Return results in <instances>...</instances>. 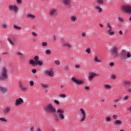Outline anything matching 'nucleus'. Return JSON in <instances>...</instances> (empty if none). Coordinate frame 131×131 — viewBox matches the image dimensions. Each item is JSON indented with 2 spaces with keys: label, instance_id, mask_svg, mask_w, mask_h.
<instances>
[{
  "label": "nucleus",
  "instance_id": "nucleus-12",
  "mask_svg": "<svg viewBox=\"0 0 131 131\" xmlns=\"http://www.w3.org/2000/svg\"><path fill=\"white\" fill-rule=\"evenodd\" d=\"M124 84H125V86L128 88V86H129V85H130L131 82L130 81H125L124 82Z\"/></svg>",
  "mask_w": 131,
  "mask_h": 131
},
{
  "label": "nucleus",
  "instance_id": "nucleus-29",
  "mask_svg": "<svg viewBox=\"0 0 131 131\" xmlns=\"http://www.w3.org/2000/svg\"><path fill=\"white\" fill-rule=\"evenodd\" d=\"M98 3L100 5H103L104 4L103 0H98Z\"/></svg>",
  "mask_w": 131,
  "mask_h": 131
},
{
  "label": "nucleus",
  "instance_id": "nucleus-59",
  "mask_svg": "<svg viewBox=\"0 0 131 131\" xmlns=\"http://www.w3.org/2000/svg\"><path fill=\"white\" fill-rule=\"evenodd\" d=\"M100 27H104V25H103L102 24H100Z\"/></svg>",
  "mask_w": 131,
  "mask_h": 131
},
{
  "label": "nucleus",
  "instance_id": "nucleus-5",
  "mask_svg": "<svg viewBox=\"0 0 131 131\" xmlns=\"http://www.w3.org/2000/svg\"><path fill=\"white\" fill-rule=\"evenodd\" d=\"M111 53L113 54L114 58H115L116 57H117L118 55V53H117V47L113 48L111 50Z\"/></svg>",
  "mask_w": 131,
  "mask_h": 131
},
{
  "label": "nucleus",
  "instance_id": "nucleus-23",
  "mask_svg": "<svg viewBox=\"0 0 131 131\" xmlns=\"http://www.w3.org/2000/svg\"><path fill=\"white\" fill-rule=\"evenodd\" d=\"M28 17H29V18H30L31 19H34V18H35V16H34L31 14H29L28 15Z\"/></svg>",
  "mask_w": 131,
  "mask_h": 131
},
{
  "label": "nucleus",
  "instance_id": "nucleus-42",
  "mask_svg": "<svg viewBox=\"0 0 131 131\" xmlns=\"http://www.w3.org/2000/svg\"><path fill=\"white\" fill-rule=\"evenodd\" d=\"M32 35H33V36H35V37H36V36H37V34H36V33H35V32H33L32 33Z\"/></svg>",
  "mask_w": 131,
  "mask_h": 131
},
{
  "label": "nucleus",
  "instance_id": "nucleus-21",
  "mask_svg": "<svg viewBox=\"0 0 131 131\" xmlns=\"http://www.w3.org/2000/svg\"><path fill=\"white\" fill-rule=\"evenodd\" d=\"M122 123V121L120 120H116L115 121V124H121Z\"/></svg>",
  "mask_w": 131,
  "mask_h": 131
},
{
  "label": "nucleus",
  "instance_id": "nucleus-39",
  "mask_svg": "<svg viewBox=\"0 0 131 131\" xmlns=\"http://www.w3.org/2000/svg\"><path fill=\"white\" fill-rule=\"evenodd\" d=\"M46 54H48V55H51V51L50 50H47Z\"/></svg>",
  "mask_w": 131,
  "mask_h": 131
},
{
  "label": "nucleus",
  "instance_id": "nucleus-26",
  "mask_svg": "<svg viewBox=\"0 0 131 131\" xmlns=\"http://www.w3.org/2000/svg\"><path fill=\"white\" fill-rule=\"evenodd\" d=\"M96 8L98 10V12L99 13L102 12V11H103V10L102 9V8H101V7H99L98 6H96Z\"/></svg>",
  "mask_w": 131,
  "mask_h": 131
},
{
  "label": "nucleus",
  "instance_id": "nucleus-45",
  "mask_svg": "<svg viewBox=\"0 0 131 131\" xmlns=\"http://www.w3.org/2000/svg\"><path fill=\"white\" fill-rule=\"evenodd\" d=\"M95 60L96 62H100V60H99V59H98V57H97V56L95 57Z\"/></svg>",
  "mask_w": 131,
  "mask_h": 131
},
{
  "label": "nucleus",
  "instance_id": "nucleus-6",
  "mask_svg": "<svg viewBox=\"0 0 131 131\" xmlns=\"http://www.w3.org/2000/svg\"><path fill=\"white\" fill-rule=\"evenodd\" d=\"M98 75H99L98 74H96L94 72H91L89 74V81H91V80H92L93 78H94V77H96V76H98Z\"/></svg>",
  "mask_w": 131,
  "mask_h": 131
},
{
  "label": "nucleus",
  "instance_id": "nucleus-2",
  "mask_svg": "<svg viewBox=\"0 0 131 131\" xmlns=\"http://www.w3.org/2000/svg\"><path fill=\"white\" fill-rule=\"evenodd\" d=\"M45 110L46 112H49L50 113H54V112H56V108H55L52 104H49L45 107Z\"/></svg>",
  "mask_w": 131,
  "mask_h": 131
},
{
  "label": "nucleus",
  "instance_id": "nucleus-62",
  "mask_svg": "<svg viewBox=\"0 0 131 131\" xmlns=\"http://www.w3.org/2000/svg\"><path fill=\"white\" fill-rule=\"evenodd\" d=\"M119 33L120 34H123L122 31H120Z\"/></svg>",
  "mask_w": 131,
  "mask_h": 131
},
{
  "label": "nucleus",
  "instance_id": "nucleus-34",
  "mask_svg": "<svg viewBox=\"0 0 131 131\" xmlns=\"http://www.w3.org/2000/svg\"><path fill=\"white\" fill-rule=\"evenodd\" d=\"M55 63L56 65H60V61L59 60H56Z\"/></svg>",
  "mask_w": 131,
  "mask_h": 131
},
{
  "label": "nucleus",
  "instance_id": "nucleus-57",
  "mask_svg": "<svg viewBox=\"0 0 131 131\" xmlns=\"http://www.w3.org/2000/svg\"><path fill=\"white\" fill-rule=\"evenodd\" d=\"M108 28H112V27H111V26H110V24H108L107 25Z\"/></svg>",
  "mask_w": 131,
  "mask_h": 131
},
{
  "label": "nucleus",
  "instance_id": "nucleus-43",
  "mask_svg": "<svg viewBox=\"0 0 131 131\" xmlns=\"http://www.w3.org/2000/svg\"><path fill=\"white\" fill-rule=\"evenodd\" d=\"M128 99V96H127L126 97H125L124 98H123V101H126V100H127Z\"/></svg>",
  "mask_w": 131,
  "mask_h": 131
},
{
  "label": "nucleus",
  "instance_id": "nucleus-15",
  "mask_svg": "<svg viewBox=\"0 0 131 131\" xmlns=\"http://www.w3.org/2000/svg\"><path fill=\"white\" fill-rule=\"evenodd\" d=\"M39 65V66H42L43 63L41 61H36V66Z\"/></svg>",
  "mask_w": 131,
  "mask_h": 131
},
{
  "label": "nucleus",
  "instance_id": "nucleus-27",
  "mask_svg": "<svg viewBox=\"0 0 131 131\" xmlns=\"http://www.w3.org/2000/svg\"><path fill=\"white\" fill-rule=\"evenodd\" d=\"M75 20H76V18L75 17L72 16L71 17V21H72V22H75Z\"/></svg>",
  "mask_w": 131,
  "mask_h": 131
},
{
  "label": "nucleus",
  "instance_id": "nucleus-55",
  "mask_svg": "<svg viewBox=\"0 0 131 131\" xmlns=\"http://www.w3.org/2000/svg\"><path fill=\"white\" fill-rule=\"evenodd\" d=\"M84 89H85V90H90V87H89V86H85L84 87Z\"/></svg>",
  "mask_w": 131,
  "mask_h": 131
},
{
  "label": "nucleus",
  "instance_id": "nucleus-19",
  "mask_svg": "<svg viewBox=\"0 0 131 131\" xmlns=\"http://www.w3.org/2000/svg\"><path fill=\"white\" fill-rule=\"evenodd\" d=\"M48 75H49V76H51L53 77V76H54V72L53 71H50L48 73Z\"/></svg>",
  "mask_w": 131,
  "mask_h": 131
},
{
  "label": "nucleus",
  "instance_id": "nucleus-1",
  "mask_svg": "<svg viewBox=\"0 0 131 131\" xmlns=\"http://www.w3.org/2000/svg\"><path fill=\"white\" fill-rule=\"evenodd\" d=\"M8 78V75L7 74V69L4 68L3 69L1 75L0 76V80H5Z\"/></svg>",
  "mask_w": 131,
  "mask_h": 131
},
{
  "label": "nucleus",
  "instance_id": "nucleus-47",
  "mask_svg": "<svg viewBox=\"0 0 131 131\" xmlns=\"http://www.w3.org/2000/svg\"><path fill=\"white\" fill-rule=\"evenodd\" d=\"M130 56H131V55H130V53H127V58H130Z\"/></svg>",
  "mask_w": 131,
  "mask_h": 131
},
{
  "label": "nucleus",
  "instance_id": "nucleus-28",
  "mask_svg": "<svg viewBox=\"0 0 131 131\" xmlns=\"http://www.w3.org/2000/svg\"><path fill=\"white\" fill-rule=\"evenodd\" d=\"M14 7H15V6H12V5L9 6V10H10V11H13V10H14Z\"/></svg>",
  "mask_w": 131,
  "mask_h": 131
},
{
  "label": "nucleus",
  "instance_id": "nucleus-8",
  "mask_svg": "<svg viewBox=\"0 0 131 131\" xmlns=\"http://www.w3.org/2000/svg\"><path fill=\"white\" fill-rule=\"evenodd\" d=\"M23 99L22 98H19L18 99H16L15 105L16 106H19V105H21V103H24Z\"/></svg>",
  "mask_w": 131,
  "mask_h": 131
},
{
  "label": "nucleus",
  "instance_id": "nucleus-33",
  "mask_svg": "<svg viewBox=\"0 0 131 131\" xmlns=\"http://www.w3.org/2000/svg\"><path fill=\"white\" fill-rule=\"evenodd\" d=\"M0 120H1L2 121H4L5 122H7V120L4 118H1Z\"/></svg>",
  "mask_w": 131,
  "mask_h": 131
},
{
  "label": "nucleus",
  "instance_id": "nucleus-11",
  "mask_svg": "<svg viewBox=\"0 0 131 131\" xmlns=\"http://www.w3.org/2000/svg\"><path fill=\"white\" fill-rule=\"evenodd\" d=\"M126 51L123 50L121 57L123 59H126Z\"/></svg>",
  "mask_w": 131,
  "mask_h": 131
},
{
  "label": "nucleus",
  "instance_id": "nucleus-50",
  "mask_svg": "<svg viewBox=\"0 0 131 131\" xmlns=\"http://www.w3.org/2000/svg\"><path fill=\"white\" fill-rule=\"evenodd\" d=\"M110 66H114V62H112L110 64Z\"/></svg>",
  "mask_w": 131,
  "mask_h": 131
},
{
  "label": "nucleus",
  "instance_id": "nucleus-18",
  "mask_svg": "<svg viewBox=\"0 0 131 131\" xmlns=\"http://www.w3.org/2000/svg\"><path fill=\"white\" fill-rule=\"evenodd\" d=\"M29 64H31V65H34L36 66V62H35L33 60H30L29 61Z\"/></svg>",
  "mask_w": 131,
  "mask_h": 131
},
{
  "label": "nucleus",
  "instance_id": "nucleus-4",
  "mask_svg": "<svg viewBox=\"0 0 131 131\" xmlns=\"http://www.w3.org/2000/svg\"><path fill=\"white\" fill-rule=\"evenodd\" d=\"M57 114H59V116L61 120H63L65 117H64V110L59 109L57 111Z\"/></svg>",
  "mask_w": 131,
  "mask_h": 131
},
{
  "label": "nucleus",
  "instance_id": "nucleus-14",
  "mask_svg": "<svg viewBox=\"0 0 131 131\" xmlns=\"http://www.w3.org/2000/svg\"><path fill=\"white\" fill-rule=\"evenodd\" d=\"M19 88L20 89H21L23 92H26L27 90V88H26V87H23V85H22V84H20Z\"/></svg>",
  "mask_w": 131,
  "mask_h": 131
},
{
  "label": "nucleus",
  "instance_id": "nucleus-51",
  "mask_svg": "<svg viewBox=\"0 0 131 131\" xmlns=\"http://www.w3.org/2000/svg\"><path fill=\"white\" fill-rule=\"evenodd\" d=\"M111 30H112V28H108V32H111Z\"/></svg>",
  "mask_w": 131,
  "mask_h": 131
},
{
  "label": "nucleus",
  "instance_id": "nucleus-13",
  "mask_svg": "<svg viewBox=\"0 0 131 131\" xmlns=\"http://www.w3.org/2000/svg\"><path fill=\"white\" fill-rule=\"evenodd\" d=\"M62 3L63 5H69L70 4V0H63Z\"/></svg>",
  "mask_w": 131,
  "mask_h": 131
},
{
  "label": "nucleus",
  "instance_id": "nucleus-63",
  "mask_svg": "<svg viewBox=\"0 0 131 131\" xmlns=\"http://www.w3.org/2000/svg\"><path fill=\"white\" fill-rule=\"evenodd\" d=\"M17 55H22V53H17Z\"/></svg>",
  "mask_w": 131,
  "mask_h": 131
},
{
  "label": "nucleus",
  "instance_id": "nucleus-53",
  "mask_svg": "<svg viewBox=\"0 0 131 131\" xmlns=\"http://www.w3.org/2000/svg\"><path fill=\"white\" fill-rule=\"evenodd\" d=\"M3 27L5 29H6V28H7V25H3Z\"/></svg>",
  "mask_w": 131,
  "mask_h": 131
},
{
  "label": "nucleus",
  "instance_id": "nucleus-64",
  "mask_svg": "<svg viewBox=\"0 0 131 131\" xmlns=\"http://www.w3.org/2000/svg\"><path fill=\"white\" fill-rule=\"evenodd\" d=\"M129 21H131V16H130V17L129 18Z\"/></svg>",
  "mask_w": 131,
  "mask_h": 131
},
{
  "label": "nucleus",
  "instance_id": "nucleus-9",
  "mask_svg": "<svg viewBox=\"0 0 131 131\" xmlns=\"http://www.w3.org/2000/svg\"><path fill=\"white\" fill-rule=\"evenodd\" d=\"M80 111L81 112V114H82V119L81 120V121H83V120H84V119H85V112L83 110V108H81Z\"/></svg>",
  "mask_w": 131,
  "mask_h": 131
},
{
  "label": "nucleus",
  "instance_id": "nucleus-58",
  "mask_svg": "<svg viewBox=\"0 0 131 131\" xmlns=\"http://www.w3.org/2000/svg\"><path fill=\"white\" fill-rule=\"evenodd\" d=\"M76 68H79V67H80V66H79V65H76Z\"/></svg>",
  "mask_w": 131,
  "mask_h": 131
},
{
  "label": "nucleus",
  "instance_id": "nucleus-48",
  "mask_svg": "<svg viewBox=\"0 0 131 131\" xmlns=\"http://www.w3.org/2000/svg\"><path fill=\"white\" fill-rule=\"evenodd\" d=\"M111 120V118L109 117H107L106 120V121H110Z\"/></svg>",
  "mask_w": 131,
  "mask_h": 131
},
{
  "label": "nucleus",
  "instance_id": "nucleus-41",
  "mask_svg": "<svg viewBox=\"0 0 131 131\" xmlns=\"http://www.w3.org/2000/svg\"><path fill=\"white\" fill-rule=\"evenodd\" d=\"M38 58H39V57H38V56H35V57H34V60H35V61H38Z\"/></svg>",
  "mask_w": 131,
  "mask_h": 131
},
{
  "label": "nucleus",
  "instance_id": "nucleus-3",
  "mask_svg": "<svg viewBox=\"0 0 131 131\" xmlns=\"http://www.w3.org/2000/svg\"><path fill=\"white\" fill-rule=\"evenodd\" d=\"M122 10L126 13L131 14V6L128 5H124L122 6Z\"/></svg>",
  "mask_w": 131,
  "mask_h": 131
},
{
  "label": "nucleus",
  "instance_id": "nucleus-37",
  "mask_svg": "<svg viewBox=\"0 0 131 131\" xmlns=\"http://www.w3.org/2000/svg\"><path fill=\"white\" fill-rule=\"evenodd\" d=\"M86 53H88V54H90V53H91V49L88 48V49H86Z\"/></svg>",
  "mask_w": 131,
  "mask_h": 131
},
{
  "label": "nucleus",
  "instance_id": "nucleus-30",
  "mask_svg": "<svg viewBox=\"0 0 131 131\" xmlns=\"http://www.w3.org/2000/svg\"><path fill=\"white\" fill-rule=\"evenodd\" d=\"M42 46L43 47H47L48 46V43L46 42H43L42 43Z\"/></svg>",
  "mask_w": 131,
  "mask_h": 131
},
{
  "label": "nucleus",
  "instance_id": "nucleus-31",
  "mask_svg": "<svg viewBox=\"0 0 131 131\" xmlns=\"http://www.w3.org/2000/svg\"><path fill=\"white\" fill-rule=\"evenodd\" d=\"M111 78L112 79H115V78H116V76H115V75H112V76H111Z\"/></svg>",
  "mask_w": 131,
  "mask_h": 131
},
{
  "label": "nucleus",
  "instance_id": "nucleus-7",
  "mask_svg": "<svg viewBox=\"0 0 131 131\" xmlns=\"http://www.w3.org/2000/svg\"><path fill=\"white\" fill-rule=\"evenodd\" d=\"M72 81H74V82H75V83H77V84L78 85V84H82L83 83V82L80 80H77L75 79V78H72Z\"/></svg>",
  "mask_w": 131,
  "mask_h": 131
},
{
  "label": "nucleus",
  "instance_id": "nucleus-49",
  "mask_svg": "<svg viewBox=\"0 0 131 131\" xmlns=\"http://www.w3.org/2000/svg\"><path fill=\"white\" fill-rule=\"evenodd\" d=\"M114 119H117V116L116 115H113Z\"/></svg>",
  "mask_w": 131,
  "mask_h": 131
},
{
  "label": "nucleus",
  "instance_id": "nucleus-17",
  "mask_svg": "<svg viewBox=\"0 0 131 131\" xmlns=\"http://www.w3.org/2000/svg\"><path fill=\"white\" fill-rule=\"evenodd\" d=\"M63 47H67V48H68V49H71V45H69L66 43H64L63 44Z\"/></svg>",
  "mask_w": 131,
  "mask_h": 131
},
{
  "label": "nucleus",
  "instance_id": "nucleus-24",
  "mask_svg": "<svg viewBox=\"0 0 131 131\" xmlns=\"http://www.w3.org/2000/svg\"><path fill=\"white\" fill-rule=\"evenodd\" d=\"M7 40L8 41H9V42H10V45L14 46V42H13V41H12V39H11V38H8Z\"/></svg>",
  "mask_w": 131,
  "mask_h": 131
},
{
  "label": "nucleus",
  "instance_id": "nucleus-16",
  "mask_svg": "<svg viewBox=\"0 0 131 131\" xmlns=\"http://www.w3.org/2000/svg\"><path fill=\"white\" fill-rule=\"evenodd\" d=\"M0 92H2V93H5L7 92V89L0 86Z\"/></svg>",
  "mask_w": 131,
  "mask_h": 131
},
{
  "label": "nucleus",
  "instance_id": "nucleus-25",
  "mask_svg": "<svg viewBox=\"0 0 131 131\" xmlns=\"http://www.w3.org/2000/svg\"><path fill=\"white\" fill-rule=\"evenodd\" d=\"M104 88L106 89V90H109L110 89H111V86H110V85L109 84H106L104 86Z\"/></svg>",
  "mask_w": 131,
  "mask_h": 131
},
{
  "label": "nucleus",
  "instance_id": "nucleus-36",
  "mask_svg": "<svg viewBox=\"0 0 131 131\" xmlns=\"http://www.w3.org/2000/svg\"><path fill=\"white\" fill-rule=\"evenodd\" d=\"M60 97H61V98H66V94H61L60 95Z\"/></svg>",
  "mask_w": 131,
  "mask_h": 131
},
{
  "label": "nucleus",
  "instance_id": "nucleus-38",
  "mask_svg": "<svg viewBox=\"0 0 131 131\" xmlns=\"http://www.w3.org/2000/svg\"><path fill=\"white\" fill-rule=\"evenodd\" d=\"M54 103H55V104H57V105H59V104H60V102H59V101L57 100H54Z\"/></svg>",
  "mask_w": 131,
  "mask_h": 131
},
{
  "label": "nucleus",
  "instance_id": "nucleus-22",
  "mask_svg": "<svg viewBox=\"0 0 131 131\" xmlns=\"http://www.w3.org/2000/svg\"><path fill=\"white\" fill-rule=\"evenodd\" d=\"M14 29H17V30H21L22 29V28L20 27H18L16 25L13 26Z\"/></svg>",
  "mask_w": 131,
  "mask_h": 131
},
{
  "label": "nucleus",
  "instance_id": "nucleus-20",
  "mask_svg": "<svg viewBox=\"0 0 131 131\" xmlns=\"http://www.w3.org/2000/svg\"><path fill=\"white\" fill-rule=\"evenodd\" d=\"M9 112H10V108L9 107L5 108L4 111V113H5V114H7V113H9Z\"/></svg>",
  "mask_w": 131,
  "mask_h": 131
},
{
  "label": "nucleus",
  "instance_id": "nucleus-56",
  "mask_svg": "<svg viewBox=\"0 0 131 131\" xmlns=\"http://www.w3.org/2000/svg\"><path fill=\"white\" fill-rule=\"evenodd\" d=\"M55 120H56V121H58V120H59V118L57 117H56L55 118Z\"/></svg>",
  "mask_w": 131,
  "mask_h": 131
},
{
  "label": "nucleus",
  "instance_id": "nucleus-54",
  "mask_svg": "<svg viewBox=\"0 0 131 131\" xmlns=\"http://www.w3.org/2000/svg\"><path fill=\"white\" fill-rule=\"evenodd\" d=\"M82 36H83V37H84V36H85V33L83 32V33H82Z\"/></svg>",
  "mask_w": 131,
  "mask_h": 131
},
{
  "label": "nucleus",
  "instance_id": "nucleus-52",
  "mask_svg": "<svg viewBox=\"0 0 131 131\" xmlns=\"http://www.w3.org/2000/svg\"><path fill=\"white\" fill-rule=\"evenodd\" d=\"M128 93H131V88H128L127 90Z\"/></svg>",
  "mask_w": 131,
  "mask_h": 131
},
{
  "label": "nucleus",
  "instance_id": "nucleus-46",
  "mask_svg": "<svg viewBox=\"0 0 131 131\" xmlns=\"http://www.w3.org/2000/svg\"><path fill=\"white\" fill-rule=\"evenodd\" d=\"M32 73H36V70L33 69L32 71Z\"/></svg>",
  "mask_w": 131,
  "mask_h": 131
},
{
  "label": "nucleus",
  "instance_id": "nucleus-44",
  "mask_svg": "<svg viewBox=\"0 0 131 131\" xmlns=\"http://www.w3.org/2000/svg\"><path fill=\"white\" fill-rule=\"evenodd\" d=\"M16 2L17 4H21L22 3V0H16Z\"/></svg>",
  "mask_w": 131,
  "mask_h": 131
},
{
  "label": "nucleus",
  "instance_id": "nucleus-10",
  "mask_svg": "<svg viewBox=\"0 0 131 131\" xmlns=\"http://www.w3.org/2000/svg\"><path fill=\"white\" fill-rule=\"evenodd\" d=\"M55 14H57V9H53L50 11V16H53Z\"/></svg>",
  "mask_w": 131,
  "mask_h": 131
},
{
  "label": "nucleus",
  "instance_id": "nucleus-60",
  "mask_svg": "<svg viewBox=\"0 0 131 131\" xmlns=\"http://www.w3.org/2000/svg\"><path fill=\"white\" fill-rule=\"evenodd\" d=\"M43 88H48V85H43Z\"/></svg>",
  "mask_w": 131,
  "mask_h": 131
},
{
  "label": "nucleus",
  "instance_id": "nucleus-35",
  "mask_svg": "<svg viewBox=\"0 0 131 131\" xmlns=\"http://www.w3.org/2000/svg\"><path fill=\"white\" fill-rule=\"evenodd\" d=\"M33 84H34V82L33 81H30V85L31 86H33Z\"/></svg>",
  "mask_w": 131,
  "mask_h": 131
},
{
  "label": "nucleus",
  "instance_id": "nucleus-61",
  "mask_svg": "<svg viewBox=\"0 0 131 131\" xmlns=\"http://www.w3.org/2000/svg\"><path fill=\"white\" fill-rule=\"evenodd\" d=\"M33 130H34V127H32L31 128V131H33Z\"/></svg>",
  "mask_w": 131,
  "mask_h": 131
},
{
  "label": "nucleus",
  "instance_id": "nucleus-32",
  "mask_svg": "<svg viewBox=\"0 0 131 131\" xmlns=\"http://www.w3.org/2000/svg\"><path fill=\"white\" fill-rule=\"evenodd\" d=\"M13 11L14 12H17V11H18V8H17L16 6H14V7L13 8Z\"/></svg>",
  "mask_w": 131,
  "mask_h": 131
},
{
  "label": "nucleus",
  "instance_id": "nucleus-40",
  "mask_svg": "<svg viewBox=\"0 0 131 131\" xmlns=\"http://www.w3.org/2000/svg\"><path fill=\"white\" fill-rule=\"evenodd\" d=\"M114 35V32L112 31V32H110V33H108V35Z\"/></svg>",
  "mask_w": 131,
  "mask_h": 131
}]
</instances>
